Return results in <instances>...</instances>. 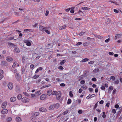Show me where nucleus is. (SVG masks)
Wrapping results in <instances>:
<instances>
[{
  "label": "nucleus",
  "mask_w": 122,
  "mask_h": 122,
  "mask_svg": "<svg viewBox=\"0 0 122 122\" xmlns=\"http://www.w3.org/2000/svg\"><path fill=\"white\" fill-rule=\"evenodd\" d=\"M21 118L19 117H17L16 118V121L18 122H20L21 121Z\"/></svg>",
  "instance_id": "2eb2a0df"
},
{
  "label": "nucleus",
  "mask_w": 122,
  "mask_h": 122,
  "mask_svg": "<svg viewBox=\"0 0 122 122\" xmlns=\"http://www.w3.org/2000/svg\"><path fill=\"white\" fill-rule=\"evenodd\" d=\"M49 13V11L48 10H46L45 13V15L47 16L48 14Z\"/></svg>",
  "instance_id": "603ef678"
},
{
  "label": "nucleus",
  "mask_w": 122,
  "mask_h": 122,
  "mask_svg": "<svg viewBox=\"0 0 122 122\" xmlns=\"http://www.w3.org/2000/svg\"><path fill=\"white\" fill-rule=\"evenodd\" d=\"M12 118L11 117H8L6 119V120L7 122H10L12 120Z\"/></svg>",
  "instance_id": "412c9836"
},
{
  "label": "nucleus",
  "mask_w": 122,
  "mask_h": 122,
  "mask_svg": "<svg viewBox=\"0 0 122 122\" xmlns=\"http://www.w3.org/2000/svg\"><path fill=\"white\" fill-rule=\"evenodd\" d=\"M69 95L71 97H72L73 96V94L72 93V92L71 91H70L69 92Z\"/></svg>",
  "instance_id": "c756f323"
},
{
  "label": "nucleus",
  "mask_w": 122,
  "mask_h": 122,
  "mask_svg": "<svg viewBox=\"0 0 122 122\" xmlns=\"http://www.w3.org/2000/svg\"><path fill=\"white\" fill-rule=\"evenodd\" d=\"M8 88L10 90H11L13 87V84L12 83L10 82L8 84Z\"/></svg>",
  "instance_id": "20e7f679"
},
{
  "label": "nucleus",
  "mask_w": 122,
  "mask_h": 122,
  "mask_svg": "<svg viewBox=\"0 0 122 122\" xmlns=\"http://www.w3.org/2000/svg\"><path fill=\"white\" fill-rule=\"evenodd\" d=\"M89 60V59L88 58H86L85 59H83L82 60V61L83 62H86L87 61H88Z\"/></svg>",
  "instance_id": "cd10ccee"
},
{
  "label": "nucleus",
  "mask_w": 122,
  "mask_h": 122,
  "mask_svg": "<svg viewBox=\"0 0 122 122\" xmlns=\"http://www.w3.org/2000/svg\"><path fill=\"white\" fill-rule=\"evenodd\" d=\"M39 113L38 112H35L34 114V116L35 117L39 115Z\"/></svg>",
  "instance_id": "393cba45"
},
{
  "label": "nucleus",
  "mask_w": 122,
  "mask_h": 122,
  "mask_svg": "<svg viewBox=\"0 0 122 122\" xmlns=\"http://www.w3.org/2000/svg\"><path fill=\"white\" fill-rule=\"evenodd\" d=\"M89 90L90 92H92L93 90V89L91 88H89Z\"/></svg>",
  "instance_id": "338daca9"
},
{
  "label": "nucleus",
  "mask_w": 122,
  "mask_h": 122,
  "mask_svg": "<svg viewBox=\"0 0 122 122\" xmlns=\"http://www.w3.org/2000/svg\"><path fill=\"white\" fill-rule=\"evenodd\" d=\"M102 113L103 115H102V117L104 119L106 117V115L105 114L106 113L105 112H102Z\"/></svg>",
  "instance_id": "aec40b11"
},
{
  "label": "nucleus",
  "mask_w": 122,
  "mask_h": 122,
  "mask_svg": "<svg viewBox=\"0 0 122 122\" xmlns=\"http://www.w3.org/2000/svg\"><path fill=\"white\" fill-rule=\"evenodd\" d=\"M30 120L32 121L34 120V119L35 120V117L33 115L30 117Z\"/></svg>",
  "instance_id": "4be33fe9"
},
{
  "label": "nucleus",
  "mask_w": 122,
  "mask_h": 122,
  "mask_svg": "<svg viewBox=\"0 0 122 122\" xmlns=\"http://www.w3.org/2000/svg\"><path fill=\"white\" fill-rule=\"evenodd\" d=\"M68 110H66L64 112L62 113L63 115H64L68 112Z\"/></svg>",
  "instance_id": "c9c22d12"
},
{
  "label": "nucleus",
  "mask_w": 122,
  "mask_h": 122,
  "mask_svg": "<svg viewBox=\"0 0 122 122\" xmlns=\"http://www.w3.org/2000/svg\"><path fill=\"white\" fill-rule=\"evenodd\" d=\"M116 91V90L115 89H114L112 93L113 94H115Z\"/></svg>",
  "instance_id": "4d7b16f0"
},
{
  "label": "nucleus",
  "mask_w": 122,
  "mask_h": 122,
  "mask_svg": "<svg viewBox=\"0 0 122 122\" xmlns=\"http://www.w3.org/2000/svg\"><path fill=\"white\" fill-rule=\"evenodd\" d=\"M119 82V80H117V81H115V84H118Z\"/></svg>",
  "instance_id": "69168bd1"
},
{
  "label": "nucleus",
  "mask_w": 122,
  "mask_h": 122,
  "mask_svg": "<svg viewBox=\"0 0 122 122\" xmlns=\"http://www.w3.org/2000/svg\"><path fill=\"white\" fill-rule=\"evenodd\" d=\"M84 33V32H81L79 33V35L80 36H81Z\"/></svg>",
  "instance_id": "774afa93"
},
{
  "label": "nucleus",
  "mask_w": 122,
  "mask_h": 122,
  "mask_svg": "<svg viewBox=\"0 0 122 122\" xmlns=\"http://www.w3.org/2000/svg\"><path fill=\"white\" fill-rule=\"evenodd\" d=\"M6 59L9 62H11L13 60L12 58L11 57L9 56H7L6 57Z\"/></svg>",
  "instance_id": "423d86ee"
},
{
  "label": "nucleus",
  "mask_w": 122,
  "mask_h": 122,
  "mask_svg": "<svg viewBox=\"0 0 122 122\" xmlns=\"http://www.w3.org/2000/svg\"><path fill=\"white\" fill-rule=\"evenodd\" d=\"M7 105V103L6 102H4L2 105V108H5V107H6V105Z\"/></svg>",
  "instance_id": "4468645a"
},
{
  "label": "nucleus",
  "mask_w": 122,
  "mask_h": 122,
  "mask_svg": "<svg viewBox=\"0 0 122 122\" xmlns=\"http://www.w3.org/2000/svg\"><path fill=\"white\" fill-rule=\"evenodd\" d=\"M39 111L41 112H46L47 109L45 108L41 107L40 108Z\"/></svg>",
  "instance_id": "1a4fd4ad"
},
{
  "label": "nucleus",
  "mask_w": 122,
  "mask_h": 122,
  "mask_svg": "<svg viewBox=\"0 0 122 122\" xmlns=\"http://www.w3.org/2000/svg\"><path fill=\"white\" fill-rule=\"evenodd\" d=\"M82 88H83V89H86L87 88V87L86 86V85H84L83 86H81V87Z\"/></svg>",
  "instance_id": "3c124183"
},
{
  "label": "nucleus",
  "mask_w": 122,
  "mask_h": 122,
  "mask_svg": "<svg viewBox=\"0 0 122 122\" xmlns=\"http://www.w3.org/2000/svg\"><path fill=\"white\" fill-rule=\"evenodd\" d=\"M66 61V60H64L60 62V64L61 65L63 64Z\"/></svg>",
  "instance_id": "c85d7f7f"
},
{
  "label": "nucleus",
  "mask_w": 122,
  "mask_h": 122,
  "mask_svg": "<svg viewBox=\"0 0 122 122\" xmlns=\"http://www.w3.org/2000/svg\"><path fill=\"white\" fill-rule=\"evenodd\" d=\"M44 31H45L46 33H47L48 34H50V32L47 30L46 29H45L44 30Z\"/></svg>",
  "instance_id": "473e14b6"
},
{
  "label": "nucleus",
  "mask_w": 122,
  "mask_h": 122,
  "mask_svg": "<svg viewBox=\"0 0 122 122\" xmlns=\"http://www.w3.org/2000/svg\"><path fill=\"white\" fill-rule=\"evenodd\" d=\"M109 89L110 90H113V88L112 87V86H111L109 87Z\"/></svg>",
  "instance_id": "6e6d98bb"
},
{
  "label": "nucleus",
  "mask_w": 122,
  "mask_h": 122,
  "mask_svg": "<svg viewBox=\"0 0 122 122\" xmlns=\"http://www.w3.org/2000/svg\"><path fill=\"white\" fill-rule=\"evenodd\" d=\"M26 45L28 46H30L31 45V43L28 41L26 43Z\"/></svg>",
  "instance_id": "a878e982"
},
{
  "label": "nucleus",
  "mask_w": 122,
  "mask_h": 122,
  "mask_svg": "<svg viewBox=\"0 0 122 122\" xmlns=\"http://www.w3.org/2000/svg\"><path fill=\"white\" fill-rule=\"evenodd\" d=\"M14 38V37L13 36H11L10 37H9V39L10 40L13 39Z\"/></svg>",
  "instance_id": "37998d69"
},
{
  "label": "nucleus",
  "mask_w": 122,
  "mask_h": 122,
  "mask_svg": "<svg viewBox=\"0 0 122 122\" xmlns=\"http://www.w3.org/2000/svg\"><path fill=\"white\" fill-rule=\"evenodd\" d=\"M16 99V98L15 97H11L10 99V100L11 102H14L15 101Z\"/></svg>",
  "instance_id": "9d476101"
},
{
  "label": "nucleus",
  "mask_w": 122,
  "mask_h": 122,
  "mask_svg": "<svg viewBox=\"0 0 122 122\" xmlns=\"http://www.w3.org/2000/svg\"><path fill=\"white\" fill-rule=\"evenodd\" d=\"M58 69L60 70H63L64 69V68L62 66H59Z\"/></svg>",
  "instance_id": "e433bc0d"
},
{
  "label": "nucleus",
  "mask_w": 122,
  "mask_h": 122,
  "mask_svg": "<svg viewBox=\"0 0 122 122\" xmlns=\"http://www.w3.org/2000/svg\"><path fill=\"white\" fill-rule=\"evenodd\" d=\"M7 62L5 61H2L1 62V65L2 66H4L5 64L6 65V64H7Z\"/></svg>",
  "instance_id": "f3484780"
},
{
  "label": "nucleus",
  "mask_w": 122,
  "mask_h": 122,
  "mask_svg": "<svg viewBox=\"0 0 122 122\" xmlns=\"http://www.w3.org/2000/svg\"><path fill=\"white\" fill-rule=\"evenodd\" d=\"M99 71V70L97 68L94 70L93 71V72H94L96 73Z\"/></svg>",
  "instance_id": "b1692460"
},
{
  "label": "nucleus",
  "mask_w": 122,
  "mask_h": 122,
  "mask_svg": "<svg viewBox=\"0 0 122 122\" xmlns=\"http://www.w3.org/2000/svg\"><path fill=\"white\" fill-rule=\"evenodd\" d=\"M94 36H95V37L97 38L100 39H102L103 38L102 36H100L99 35H95L94 34Z\"/></svg>",
  "instance_id": "dca6fc26"
},
{
  "label": "nucleus",
  "mask_w": 122,
  "mask_h": 122,
  "mask_svg": "<svg viewBox=\"0 0 122 122\" xmlns=\"http://www.w3.org/2000/svg\"><path fill=\"white\" fill-rule=\"evenodd\" d=\"M83 45L84 46H87V45L88 44V43L87 42H86L85 43H84L83 44Z\"/></svg>",
  "instance_id": "e2e57ef3"
},
{
  "label": "nucleus",
  "mask_w": 122,
  "mask_h": 122,
  "mask_svg": "<svg viewBox=\"0 0 122 122\" xmlns=\"http://www.w3.org/2000/svg\"><path fill=\"white\" fill-rule=\"evenodd\" d=\"M112 112L114 114H115L116 113V110L114 109H113L112 110Z\"/></svg>",
  "instance_id": "c03bdc74"
},
{
  "label": "nucleus",
  "mask_w": 122,
  "mask_h": 122,
  "mask_svg": "<svg viewBox=\"0 0 122 122\" xmlns=\"http://www.w3.org/2000/svg\"><path fill=\"white\" fill-rule=\"evenodd\" d=\"M61 96V92L60 91H58L57 93V94H56V97L57 99H59Z\"/></svg>",
  "instance_id": "f03ea898"
},
{
  "label": "nucleus",
  "mask_w": 122,
  "mask_h": 122,
  "mask_svg": "<svg viewBox=\"0 0 122 122\" xmlns=\"http://www.w3.org/2000/svg\"><path fill=\"white\" fill-rule=\"evenodd\" d=\"M71 100L70 99H69L68 100L67 102V104H70L71 102Z\"/></svg>",
  "instance_id": "7c9ffc66"
},
{
  "label": "nucleus",
  "mask_w": 122,
  "mask_h": 122,
  "mask_svg": "<svg viewBox=\"0 0 122 122\" xmlns=\"http://www.w3.org/2000/svg\"><path fill=\"white\" fill-rule=\"evenodd\" d=\"M36 94H37V95H40L41 94V93L40 92V91H38L37 92H36L35 93Z\"/></svg>",
  "instance_id": "a19ab883"
},
{
  "label": "nucleus",
  "mask_w": 122,
  "mask_h": 122,
  "mask_svg": "<svg viewBox=\"0 0 122 122\" xmlns=\"http://www.w3.org/2000/svg\"><path fill=\"white\" fill-rule=\"evenodd\" d=\"M57 92L56 91H53V92H52V94L53 95H56V94Z\"/></svg>",
  "instance_id": "bf43d9fd"
},
{
  "label": "nucleus",
  "mask_w": 122,
  "mask_h": 122,
  "mask_svg": "<svg viewBox=\"0 0 122 122\" xmlns=\"http://www.w3.org/2000/svg\"><path fill=\"white\" fill-rule=\"evenodd\" d=\"M39 76V75L36 76L35 75L33 77V78L35 79H36Z\"/></svg>",
  "instance_id": "72a5a7b5"
},
{
  "label": "nucleus",
  "mask_w": 122,
  "mask_h": 122,
  "mask_svg": "<svg viewBox=\"0 0 122 122\" xmlns=\"http://www.w3.org/2000/svg\"><path fill=\"white\" fill-rule=\"evenodd\" d=\"M66 27L65 25H63L62 26H61L60 27V30H62L65 29Z\"/></svg>",
  "instance_id": "bb28decb"
},
{
  "label": "nucleus",
  "mask_w": 122,
  "mask_h": 122,
  "mask_svg": "<svg viewBox=\"0 0 122 122\" xmlns=\"http://www.w3.org/2000/svg\"><path fill=\"white\" fill-rule=\"evenodd\" d=\"M54 104H52L50 106L49 108V110H52L54 109Z\"/></svg>",
  "instance_id": "a211bd4d"
},
{
  "label": "nucleus",
  "mask_w": 122,
  "mask_h": 122,
  "mask_svg": "<svg viewBox=\"0 0 122 122\" xmlns=\"http://www.w3.org/2000/svg\"><path fill=\"white\" fill-rule=\"evenodd\" d=\"M110 40V38L107 39L105 40V42H106L107 43L109 42Z\"/></svg>",
  "instance_id": "79ce46f5"
},
{
  "label": "nucleus",
  "mask_w": 122,
  "mask_h": 122,
  "mask_svg": "<svg viewBox=\"0 0 122 122\" xmlns=\"http://www.w3.org/2000/svg\"><path fill=\"white\" fill-rule=\"evenodd\" d=\"M92 80L93 81H96L97 79L95 77H93L92 79Z\"/></svg>",
  "instance_id": "de8ad7c7"
},
{
  "label": "nucleus",
  "mask_w": 122,
  "mask_h": 122,
  "mask_svg": "<svg viewBox=\"0 0 122 122\" xmlns=\"http://www.w3.org/2000/svg\"><path fill=\"white\" fill-rule=\"evenodd\" d=\"M52 91L51 90L49 89L48 90L47 93L48 95L50 96L52 94Z\"/></svg>",
  "instance_id": "f8f14e48"
},
{
  "label": "nucleus",
  "mask_w": 122,
  "mask_h": 122,
  "mask_svg": "<svg viewBox=\"0 0 122 122\" xmlns=\"http://www.w3.org/2000/svg\"><path fill=\"white\" fill-rule=\"evenodd\" d=\"M15 77L18 81H20V77L19 73H17L16 74Z\"/></svg>",
  "instance_id": "39448f33"
},
{
  "label": "nucleus",
  "mask_w": 122,
  "mask_h": 122,
  "mask_svg": "<svg viewBox=\"0 0 122 122\" xmlns=\"http://www.w3.org/2000/svg\"><path fill=\"white\" fill-rule=\"evenodd\" d=\"M78 112L79 114H81L82 112V110H80L78 111Z\"/></svg>",
  "instance_id": "5fc2aeb1"
},
{
  "label": "nucleus",
  "mask_w": 122,
  "mask_h": 122,
  "mask_svg": "<svg viewBox=\"0 0 122 122\" xmlns=\"http://www.w3.org/2000/svg\"><path fill=\"white\" fill-rule=\"evenodd\" d=\"M24 94L26 96H29V94L26 92H23Z\"/></svg>",
  "instance_id": "58836bf2"
},
{
  "label": "nucleus",
  "mask_w": 122,
  "mask_h": 122,
  "mask_svg": "<svg viewBox=\"0 0 122 122\" xmlns=\"http://www.w3.org/2000/svg\"><path fill=\"white\" fill-rule=\"evenodd\" d=\"M40 29L41 30L44 31L45 29H48V28L46 27H43V26L42 25H40L39 27Z\"/></svg>",
  "instance_id": "6e6552de"
},
{
  "label": "nucleus",
  "mask_w": 122,
  "mask_h": 122,
  "mask_svg": "<svg viewBox=\"0 0 122 122\" xmlns=\"http://www.w3.org/2000/svg\"><path fill=\"white\" fill-rule=\"evenodd\" d=\"M94 62V61H92L89 62L88 63L89 64H93Z\"/></svg>",
  "instance_id": "864d4df0"
},
{
  "label": "nucleus",
  "mask_w": 122,
  "mask_h": 122,
  "mask_svg": "<svg viewBox=\"0 0 122 122\" xmlns=\"http://www.w3.org/2000/svg\"><path fill=\"white\" fill-rule=\"evenodd\" d=\"M16 64V62H13V65L12 66L13 67H15Z\"/></svg>",
  "instance_id": "f704fd0d"
},
{
  "label": "nucleus",
  "mask_w": 122,
  "mask_h": 122,
  "mask_svg": "<svg viewBox=\"0 0 122 122\" xmlns=\"http://www.w3.org/2000/svg\"><path fill=\"white\" fill-rule=\"evenodd\" d=\"M104 102V101H103L102 100H101L100 102H99V103L100 104H102Z\"/></svg>",
  "instance_id": "0e129e2a"
},
{
  "label": "nucleus",
  "mask_w": 122,
  "mask_h": 122,
  "mask_svg": "<svg viewBox=\"0 0 122 122\" xmlns=\"http://www.w3.org/2000/svg\"><path fill=\"white\" fill-rule=\"evenodd\" d=\"M109 54L111 55H113L114 53L113 52H109Z\"/></svg>",
  "instance_id": "052dcab7"
},
{
  "label": "nucleus",
  "mask_w": 122,
  "mask_h": 122,
  "mask_svg": "<svg viewBox=\"0 0 122 122\" xmlns=\"http://www.w3.org/2000/svg\"><path fill=\"white\" fill-rule=\"evenodd\" d=\"M82 44V42H78L77 44H76V46H78L79 45H81Z\"/></svg>",
  "instance_id": "13d9d810"
},
{
  "label": "nucleus",
  "mask_w": 122,
  "mask_h": 122,
  "mask_svg": "<svg viewBox=\"0 0 122 122\" xmlns=\"http://www.w3.org/2000/svg\"><path fill=\"white\" fill-rule=\"evenodd\" d=\"M24 30V31H30V30H31L30 29H25Z\"/></svg>",
  "instance_id": "680f3d73"
},
{
  "label": "nucleus",
  "mask_w": 122,
  "mask_h": 122,
  "mask_svg": "<svg viewBox=\"0 0 122 122\" xmlns=\"http://www.w3.org/2000/svg\"><path fill=\"white\" fill-rule=\"evenodd\" d=\"M101 89L103 90H105V87L104 86H102V87L101 88Z\"/></svg>",
  "instance_id": "ea45409f"
},
{
  "label": "nucleus",
  "mask_w": 122,
  "mask_h": 122,
  "mask_svg": "<svg viewBox=\"0 0 122 122\" xmlns=\"http://www.w3.org/2000/svg\"><path fill=\"white\" fill-rule=\"evenodd\" d=\"M82 89L80 88L78 91L79 93H81L82 92Z\"/></svg>",
  "instance_id": "8fccbe9b"
},
{
  "label": "nucleus",
  "mask_w": 122,
  "mask_h": 122,
  "mask_svg": "<svg viewBox=\"0 0 122 122\" xmlns=\"http://www.w3.org/2000/svg\"><path fill=\"white\" fill-rule=\"evenodd\" d=\"M65 84L64 83H61L60 84V86H65Z\"/></svg>",
  "instance_id": "a18cd8bd"
},
{
  "label": "nucleus",
  "mask_w": 122,
  "mask_h": 122,
  "mask_svg": "<svg viewBox=\"0 0 122 122\" xmlns=\"http://www.w3.org/2000/svg\"><path fill=\"white\" fill-rule=\"evenodd\" d=\"M85 81L84 80H82L80 82V83L81 84H84L85 83Z\"/></svg>",
  "instance_id": "09e8293b"
},
{
  "label": "nucleus",
  "mask_w": 122,
  "mask_h": 122,
  "mask_svg": "<svg viewBox=\"0 0 122 122\" xmlns=\"http://www.w3.org/2000/svg\"><path fill=\"white\" fill-rule=\"evenodd\" d=\"M95 96V95L94 94H92L91 95H90V98H91Z\"/></svg>",
  "instance_id": "49530a36"
},
{
  "label": "nucleus",
  "mask_w": 122,
  "mask_h": 122,
  "mask_svg": "<svg viewBox=\"0 0 122 122\" xmlns=\"http://www.w3.org/2000/svg\"><path fill=\"white\" fill-rule=\"evenodd\" d=\"M122 35L120 34H117L115 36V38L114 39L115 40H116L117 38H119L122 36Z\"/></svg>",
  "instance_id": "ddd939ff"
},
{
  "label": "nucleus",
  "mask_w": 122,
  "mask_h": 122,
  "mask_svg": "<svg viewBox=\"0 0 122 122\" xmlns=\"http://www.w3.org/2000/svg\"><path fill=\"white\" fill-rule=\"evenodd\" d=\"M22 98V96L21 94L19 95L17 97V98L18 100Z\"/></svg>",
  "instance_id": "5701e85b"
},
{
  "label": "nucleus",
  "mask_w": 122,
  "mask_h": 122,
  "mask_svg": "<svg viewBox=\"0 0 122 122\" xmlns=\"http://www.w3.org/2000/svg\"><path fill=\"white\" fill-rule=\"evenodd\" d=\"M46 96H47L46 94L42 95L40 96V99L41 100H44L46 98Z\"/></svg>",
  "instance_id": "0eeeda50"
},
{
  "label": "nucleus",
  "mask_w": 122,
  "mask_h": 122,
  "mask_svg": "<svg viewBox=\"0 0 122 122\" xmlns=\"http://www.w3.org/2000/svg\"><path fill=\"white\" fill-rule=\"evenodd\" d=\"M8 110L6 109H4L2 111L1 113L3 114H6L8 113Z\"/></svg>",
  "instance_id": "9b49d317"
},
{
  "label": "nucleus",
  "mask_w": 122,
  "mask_h": 122,
  "mask_svg": "<svg viewBox=\"0 0 122 122\" xmlns=\"http://www.w3.org/2000/svg\"><path fill=\"white\" fill-rule=\"evenodd\" d=\"M22 73L23 74L25 71V69L24 67H23L21 69Z\"/></svg>",
  "instance_id": "2f4dec72"
},
{
  "label": "nucleus",
  "mask_w": 122,
  "mask_h": 122,
  "mask_svg": "<svg viewBox=\"0 0 122 122\" xmlns=\"http://www.w3.org/2000/svg\"><path fill=\"white\" fill-rule=\"evenodd\" d=\"M59 103H56L55 105H54V107L56 108H58L59 107Z\"/></svg>",
  "instance_id": "6ab92c4d"
},
{
  "label": "nucleus",
  "mask_w": 122,
  "mask_h": 122,
  "mask_svg": "<svg viewBox=\"0 0 122 122\" xmlns=\"http://www.w3.org/2000/svg\"><path fill=\"white\" fill-rule=\"evenodd\" d=\"M97 103H96L94 107L93 108L94 109H95L97 106V103Z\"/></svg>",
  "instance_id": "4c0bfd02"
},
{
  "label": "nucleus",
  "mask_w": 122,
  "mask_h": 122,
  "mask_svg": "<svg viewBox=\"0 0 122 122\" xmlns=\"http://www.w3.org/2000/svg\"><path fill=\"white\" fill-rule=\"evenodd\" d=\"M29 99L26 97H23L22 99V101L24 103H26L28 102Z\"/></svg>",
  "instance_id": "7ed1b4c3"
},
{
  "label": "nucleus",
  "mask_w": 122,
  "mask_h": 122,
  "mask_svg": "<svg viewBox=\"0 0 122 122\" xmlns=\"http://www.w3.org/2000/svg\"><path fill=\"white\" fill-rule=\"evenodd\" d=\"M8 45L10 46H12L15 47L14 50L16 52L18 53L20 52L19 49L17 47V46L11 43H8Z\"/></svg>",
  "instance_id": "f257e3e1"
}]
</instances>
